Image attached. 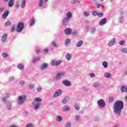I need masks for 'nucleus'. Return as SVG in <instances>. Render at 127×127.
<instances>
[{"label": "nucleus", "mask_w": 127, "mask_h": 127, "mask_svg": "<svg viewBox=\"0 0 127 127\" xmlns=\"http://www.w3.org/2000/svg\"><path fill=\"white\" fill-rule=\"evenodd\" d=\"M65 127H71V123L67 122V123H66Z\"/></svg>", "instance_id": "09e8293b"}, {"label": "nucleus", "mask_w": 127, "mask_h": 127, "mask_svg": "<svg viewBox=\"0 0 127 127\" xmlns=\"http://www.w3.org/2000/svg\"><path fill=\"white\" fill-rule=\"evenodd\" d=\"M29 89L30 90H32V89H34V84L29 85Z\"/></svg>", "instance_id": "a19ab883"}, {"label": "nucleus", "mask_w": 127, "mask_h": 127, "mask_svg": "<svg viewBox=\"0 0 127 127\" xmlns=\"http://www.w3.org/2000/svg\"><path fill=\"white\" fill-rule=\"evenodd\" d=\"M24 84H25V81H24V80H21L19 82V84L20 85V86H23V85H24Z\"/></svg>", "instance_id": "ea45409f"}, {"label": "nucleus", "mask_w": 127, "mask_h": 127, "mask_svg": "<svg viewBox=\"0 0 127 127\" xmlns=\"http://www.w3.org/2000/svg\"><path fill=\"white\" fill-rule=\"evenodd\" d=\"M4 9H5L4 7H0V12H3Z\"/></svg>", "instance_id": "49530a36"}, {"label": "nucleus", "mask_w": 127, "mask_h": 127, "mask_svg": "<svg viewBox=\"0 0 127 127\" xmlns=\"http://www.w3.org/2000/svg\"><path fill=\"white\" fill-rule=\"evenodd\" d=\"M96 31H97V29H96V28H93V29L90 31V33H91V34H94Z\"/></svg>", "instance_id": "e433bc0d"}, {"label": "nucleus", "mask_w": 127, "mask_h": 127, "mask_svg": "<svg viewBox=\"0 0 127 127\" xmlns=\"http://www.w3.org/2000/svg\"><path fill=\"white\" fill-rule=\"evenodd\" d=\"M35 102H36L37 103H40L42 101L41 98H37L34 99Z\"/></svg>", "instance_id": "c9c22d12"}, {"label": "nucleus", "mask_w": 127, "mask_h": 127, "mask_svg": "<svg viewBox=\"0 0 127 127\" xmlns=\"http://www.w3.org/2000/svg\"><path fill=\"white\" fill-rule=\"evenodd\" d=\"M114 44H115L114 43H113L111 41H110L109 42V43H108V46H113V45H114Z\"/></svg>", "instance_id": "864d4df0"}, {"label": "nucleus", "mask_w": 127, "mask_h": 127, "mask_svg": "<svg viewBox=\"0 0 127 127\" xmlns=\"http://www.w3.org/2000/svg\"><path fill=\"white\" fill-rule=\"evenodd\" d=\"M7 56H8V55H7V54L6 53H3L2 54V57L3 58H5L7 57Z\"/></svg>", "instance_id": "58836bf2"}, {"label": "nucleus", "mask_w": 127, "mask_h": 127, "mask_svg": "<svg viewBox=\"0 0 127 127\" xmlns=\"http://www.w3.org/2000/svg\"><path fill=\"white\" fill-rule=\"evenodd\" d=\"M7 37V34H4L2 36V42H5L6 41V38Z\"/></svg>", "instance_id": "4be33fe9"}, {"label": "nucleus", "mask_w": 127, "mask_h": 127, "mask_svg": "<svg viewBox=\"0 0 127 127\" xmlns=\"http://www.w3.org/2000/svg\"><path fill=\"white\" fill-rule=\"evenodd\" d=\"M104 77L105 78H107L108 79H110L112 78V74L109 72H105L104 73Z\"/></svg>", "instance_id": "a211bd4d"}, {"label": "nucleus", "mask_w": 127, "mask_h": 127, "mask_svg": "<svg viewBox=\"0 0 127 127\" xmlns=\"http://www.w3.org/2000/svg\"><path fill=\"white\" fill-rule=\"evenodd\" d=\"M64 75H65V72L58 73L57 74V76L56 77V80H60V79H61V77H62V76H64Z\"/></svg>", "instance_id": "6e6552de"}, {"label": "nucleus", "mask_w": 127, "mask_h": 127, "mask_svg": "<svg viewBox=\"0 0 127 127\" xmlns=\"http://www.w3.org/2000/svg\"><path fill=\"white\" fill-rule=\"evenodd\" d=\"M19 5H20L19 1H17L16 2V5L15 6L16 7V8H18V7H19Z\"/></svg>", "instance_id": "79ce46f5"}, {"label": "nucleus", "mask_w": 127, "mask_h": 127, "mask_svg": "<svg viewBox=\"0 0 127 127\" xmlns=\"http://www.w3.org/2000/svg\"><path fill=\"white\" fill-rule=\"evenodd\" d=\"M40 60V58L37 57L36 58L33 59V63H35V62H37V61H39Z\"/></svg>", "instance_id": "473e14b6"}, {"label": "nucleus", "mask_w": 127, "mask_h": 127, "mask_svg": "<svg viewBox=\"0 0 127 127\" xmlns=\"http://www.w3.org/2000/svg\"><path fill=\"white\" fill-rule=\"evenodd\" d=\"M115 100V99L113 97H109V102L110 103H113L114 101Z\"/></svg>", "instance_id": "37998d69"}, {"label": "nucleus", "mask_w": 127, "mask_h": 127, "mask_svg": "<svg viewBox=\"0 0 127 127\" xmlns=\"http://www.w3.org/2000/svg\"><path fill=\"white\" fill-rule=\"evenodd\" d=\"M118 20L120 23H124V22H125V18L123 15H121L119 17Z\"/></svg>", "instance_id": "4468645a"}, {"label": "nucleus", "mask_w": 127, "mask_h": 127, "mask_svg": "<svg viewBox=\"0 0 127 127\" xmlns=\"http://www.w3.org/2000/svg\"><path fill=\"white\" fill-rule=\"evenodd\" d=\"M97 7L98 8H100V7H102V8H104V5L101 4H98L97 6Z\"/></svg>", "instance_id": "de8ad7c7"}, {"label": "nucleus", "mask_w": 127, "mask_h": 127, "mask_svg": "<svg viewBox=\"0 0 127 127\" xmlns=\"http://www.w3.org/2000/svg\"><path fill=\"white\" fill-rule=\"evenodd\" d=\"M62 90L58 89L56 90V92L54 94V98H57V97H59V96H61L62 95Z\"/></svg>", "instance_id": "0eeeda50"}, {"label": "nucleus", "mask_w": 127, "mask_h": 127, "mask_svg": "<svg viewBox=\"0 0 127 127\" xmlns=\"http://www.w3.org/2000/svg\"><path fill=\"white\" fill-rule=\"evenodd\" d=\"M26 4V0H23L21 1V8H24V7H25Z\"/></svg>", "instance_id": "412c9836"}, {"label": "nucleus", "mask_w": 127, "mask_h": 127, "mask_svg": "<svg viewBox=\"0 0 127 127\" xmlns=\"http://www.w3.org/2000/svg\"><path fill=\"white\" fill-rule=\"evenodd\" d=\"M15 29V27L14 26H12L11 28V31L12 32H13V31H14Z\"/></svg>", "instance_id": "6e6d98bb"}, {"label": "nucleus", "mask_w": 127, "mask_h": 127, "mask_svg": "<svg viewBox=\"0 0 127 127\" xmlns=\"http://www.w3.org/2000/svg\"><path fill=\"white\" fill-rule=\"evenodd\" d=\"M8 14H9V11H5L4 12V13L2 15V18H3V19H5V18H6L7 16H8Z\"/></svg>", "instance_id": "9d476101"}, {"label": "nucleus", "mask_w": 127, "mask_h": 127, "mask_svg": "<svg viewBox=\"0 0 127 127\" xmlns=\"http://www.w3.org/2000/svg\"><path fill=\"white\" fill-rule=\"evenodd\" d=\"M125 44V41H121L119 43L120 45H124Z\"/></svg>", "instance_id": "4d7b16f0"}, {"label": "nucleus", "mask_w": 127, "mask_h": 127, "mask_svg": "<svg viewBox=\"0 0 127 127\" xmlns=\"http://www.w3.org/2000/svg\"><path fill=\"white\" fill-rule=\"evenodd\" d=\"M84 15H85V16H89V12H84Z\"/></svg>", "instance_id": "e2e57ef3"}, {"label": "nucleus", "mask_w": 127, "mask_h": 127, "mask_svg": "<svg viewBox=\"0 0 127 127\" xmlns=\"http://www.w3.org/2000/svg\"><path fill=\"white\" fill-rule=\"evenodd\" d=\"M3 102H6V97H3L2 98Z\"/></svg>", "instance_id": "338daca9"}, {"label": "nucleus", "mask_w": 127, "mask_h": 127, "mask_svg": "<svg viewBox=\"0 0 127 127\" xmlns=\"http://www.w3.org/2000/svg\"><path fill=\"white\" fill-rule=\"evenodd\" d=\"M24 28V24L23 22H20L18 23L16 31L17 32H21L22 30H23V28Z\"/></svg>", "instance_id": "20e7f679"}, {"label": "nucleus", "mask_w": 127, "mask_h": 127, "mask_svg": "<svg viewBox=\"0 0 127 127\" xmlns=\"http://www.w3.org/2000/svg\"><path fill=\"white\" fill-rule=\"evenodd\" d=\"M121 92L122 93H125V92H127V85H122L121 88Z\"/></svg>", "instance_id": "2eb2a0df"}, {"label": "nucleus", "mask_w": 127, "mask_h": 127, "mask_svg": "<svg viewBox=\"0 0 127 127\" xmlns=\"http://www.w3.org/2000/svg\"><path fill=\"white\" fill-rule=\"evenodd\" d=\"M113 127H120V125H115Z\"/></svg>", "instance_id": "774afa93"}, {"label": "nucleus", "mask_w": 127, "mask_h": 127, "mask_svg": "<svg viewBox=\"0 0 127 127\" xmlns=\"http://www.w3.org/2000/svg\"><path fill=\"white\" fill-rule=\"evenodd\" d=\"M69 110H70V107L68 106H65L63 108V111H64V112H65V111H69Z\"/></svg>", "instance_id": "bb28decb"}, {"label": "nucleus", "mask_w": 127, "mask_h": 127, "mask_svg": "<svg viewBox=\"0 0 127 127\" xmlns=\"http://www.w3.org/2000/svg\"><path fill=\"white\" fill-rule=\"evenodd\" d=\"M122 52L124 53H127V48H124L122 49Z\"/></svg>", "instance_id": "8fccbe9b"}, {"label": "nucleus", "mask_w": 127, "mask_h": 127, "mask_svg": "<svg viewBox=\"0 0 127 127\" xmlns=\"http://www.w3.org/2000/svg\"><path fill=\"white\" fill-rule=\"evenodd\" d=\"M70 43V39H67L65 40V45H67V44H69Z\"/></svg>", "instance_id": "a18cd8bd"}, {"label": "nucleus", "mask_w": 127, "mask_h": 127, "mask_svg": "<svg viewBox=\"0 0 127 127\" xmlns=\"http://www.w3.org/2000/svg\"><path fill=\"white\" fill-rule=\"evenodd\" d=\"M97 104L99 107H100V108H104L106 107V102H105V100H104V99L99 100Z\"/></svg>", "instance_id": "423d86ee"}, {"label": "nucleus", "mask_w": 127, "mask_h": 127, "mask_svg": "<svg viewBox=\"0 0 127 127\" xmlns=\"http://www.w3.org/2000/svg\"><path fill=\"white\" fill-rule=\"evenodd\" d=\"M89 75L91 78H94L95 77V74L94 73H90Z\"/></svg>", "instance_id": "680f3d73"}, {"label": "nucleus", "mask_w": 127, "mask_h": 127, "mask_svg": "<svg viewBox=\"0 0 127 127\" xmlns=\"http://www.w3.org/2000/svg\"><path fill=\"white\" fill-rule=\"evenodd\" d=\"M74 119L76 122H79V121H80V119H81V116L79 115H75Z\"/></svg>", "instance_id": "cd10ccee"}, {"label": "nucleus", "mask_w": 127, "mask_h": 127, "mask_svg": "<svg viewBox=\"0 0 127 127\" xmlns=\"http://www.w3.org/2000/svg\"><path fill=\"white\" fill-rule=\"evenodd\" d=\"M26 101V96L25 95L19 96L18 98V104L19 105H23Z\"/></svg>", "instance_id": "7ed1b4c3"}, {"label": "nucleus", "mask_w": 127, "mask_h": 127, "mask_svg": "<svg viewBox=\"0 0 127 127\" xmlns=\"http://www.w3.org/2000/svg\"><path fill=\"white\" fill-rule=\"evenodd\" d=\"M106 23H107V18H104L100 21V22H99V24L100 25H104V24H106Z\"/></svg>", "instance_id": "f3484780"}, {"label": "nucleus", "mask_w": 127, "mask_h": 127, "mask_svg": "<svg viewBox=\"0 0 127 127\" xmlns=\"http://www.w3.org/2000/svg\"><path fill=\"white\" fill-rule=\"evenodd\" d=\"M13 79H14V77H13V76H11V77L9 78V81H12V80H13Z\"/></svg>", "instance_id": "69168bd1"}, {"label": "nucleus", "mask_w": 127, "mask_h": 127, "mask_svg": "<svg viewBox=\"0 0 127 127\" xmlns=\"http://www.w3.org/2000/svg\"><path fill=\"white\" fill-rule=\"evenodd\" d=\"M52 46H53L54 47H55V48H57V44H56V42L53 41L52 43Z\"/></svg>", "instance_id": "c03bdc74"}, {"label": "nucleus", "mask_w": 127, "mask_h": 127, "mask_svg": "<svg viewBox=\"0 0 127 127\" xmlns=\"http://www.w3.org/2000/svg\"><path fill=\"white\" fill-rule=\"evenodd\" d=\"M6 107L8 111H10L12 109L11 107V103H10V102H7Z\"/></svg>", "instance_id": "6ab92c4d"}, {"label": "nucleus", "mask_w": 127, "mask_h": 127, "mask_svg": "<svg viewBox=\"0 0 127 127\" xmlns=\"http://www.w3.org/2000/svg\"><path fill=\"white\" fill-rule=\"evenodd\" d=\"M71 32H72V29H71V28H66L64 30V33L66 35H69L71 34Z\"/></svg>", "instance_id": "1a4fd4ad"}, {"label": "nucleus", "mask_w": 127, "mask_h": 127, "mask_svg": "<svg viewBox=\"0 0 127 127\" xmlns=\"http://www.w3.org/2000/svg\"><path fill=\"white\" fill-rule=\"evenodd\" d=\"M65 58L67 60L70 61V60H71L72 59V55H71L70 54H66L65 55Z\"/></svg>", "instance_id": "5701e85b"}, {"label": "nucleus", "mask_w": 127, "mask_h": 127, "mask_svg": "<svg viewBox=\"0 0 127 127\" xmlns=\"http://www.w3.org/2000/svg\"><path fill=\"white\" fill-rule=\"evenodd\" d=\"M61 63H62V61H57L55 60H53L52 61L51 65L57 67L58 66H59V65H60Z\"/></svg>", "instance_id": "39448f33"}, {"label": "nucleus", "mask_w": 127, "mask_h": 127, "mask_svg": "<svg viewBox=\"0 0 127 127\" xmlns=\"http://www.w3.org/2000/svg\"><path fill=\"white\" fill-rule=\"evenodd\" d=\"M41 91H42V87H40L37 88V92H40Z\"/></svg>", "instance_id": "bf43d9fd"}, {"label": "nucleus", "mask_w": 127, "mask_h": 127, "mask_svg": "<svg viewBox=\"0 0 127 127\" xmlns=\"http://www.w3.org/2000/svg\"><path fill=\"white\" fill-rule=\"evenodd\" d=\"M82 89H83V90H84L86 92H88V91H89V88L86 87V86L82 87Z\"/></svg>", "instance_id": "603ef678"}, {"label": "nucleus", "mask_w": 127, "mask_h": 127, "mask_svg": "<svg viewBox=\"0 0 127 127\" xmlns=\"http://www.w3.org/2000/svg\"><path fill=\"white\" fill-rule=\"evenodd\" d=\"M65 17H64L63 20V26H66L68 25L69 22H70V18L72 17V13L68 12L66 14Z\"/></svg>", "instance_id": "f03ea898"}, {"label": "nucleus", "mask_w": 127, "mask_h": 127, "mask_svg": "<svg viewBox=\"0 0 127 127\" xmlns=\"http://www.w3.org/2000/svg\"><path fill=\"white\" fill-rule=\"evenodd\" d=\"M14 4V0H9V2L7 3L8 7H12Z\"/></svg>", "instance_id": "ddd939ff"}, {"label": "nucleus", "mask_w": 127, "mask_h": 127, "mask_svg": "<svg viewBox=\"0 0 127 127\" xmlns=\"http://www.w3.org/2000/svg\"><path fill=\"white\" fill-rule=\"evenodd\" d=\"M102 65L103 66L104 68H107L108 67V63L106 61H104L102 63Z\"/></svg>", "instance_id": "c756f323"}, {"label": "nucleus", "mask_w": 127, "mask_h": 127, "mask_svg": "<svg viewBox=\"0 0 127 127\" xmlns=\"http://www.w3.org/2000/svg\"><path fill=\"white\" fill-rule=\"evenodd\" d=\"M89 29H90V27H89V26H87L85 28V30L87 32H88V31H89Z\"/></svg>", "instance_id": "0e129e2a"}, {"label": "nucleus", "mask_w": 127, "mask_h": 127, "mask_svg": "<svg viewBox=\"0 0 127 127\" xmlns=\"http://www.w3.org/2000/svg\"><path fill=\"white\" fill-rule=\"evenodd\" d=\"M92 15H94V16H96V15H98V12L97 11H94L92 12Z\"/></svg>", "instance_id": "5fc2aeb1"}, {"label": "nucleus", "mask_w": 127, "mask_h": 127, "mask_svg": "<svg viewBox=\"0 0 127 127\" xmlns=\"http://www.w3.org/2000/svg\"><path fill=\"white\" fill-rule=\"evenodd\" d=\"M39 107H40V104L38 103H35L34 106V110H38Z\"/></svg>", "instance_id": "393cba45"}, {"label": "nucleus", "mask_w": 127, "mask_h": 127, "mask_svg": "<svg viewBox=\"0 0 127 127\" xmlns=\"http://www.w3.org/2000/svg\"><path fill=\"white\" fill-rule=\"evenodd\" d=\"M56 121L57 122H61L62 121V117L61 116H59L56 117Z\"/></svg>", "instance_id": "2f4dec72"}, {"label": "nucleus", "mask_w": 127, "mask_h": 127, "mask_svg": "<svg viewBox=\"0 0 127 127\" xmlns=\"http://www.w3.org/2000/svg\"><path fill=\"white\" fill-rule=\"evenodd\" d=\"M10 25H11V22L9 20L7 21L4 24L5 26H9Z\"/></svg>", "instance_id": "7c9ffc66"}, {"label": "nucleus", "mask_w": 127, "mask_h": 127, "mask_svg": "<svg viewBox=\"0 0 127 127\" xmlns=\"http://www.w3.org/2000/svg\"><path fill=\"white\" fill-rule=\"evenodd\" d=\"M111 41L115 44L116 43V38L112 39Z\"/></svg>", "instance_id": "052dcab7"}, {"label": "nucleus", "mask_w": 127, "mask_h": 127, "mask_svg": "<svg viewBox=\"0 0 127 127\" xmlns=\"http://www.w3.org/2000/svg\"><path fill=\"white\" fill-rule=\"evenodd\" d=\"M63 84L66 87H69V86H71V82H70V81L68 80L63 81Z\"/></svg>", "instance_id": "f8f14e48"}, {"label": "nucleus", "mask_w": 127, "mask_h": 127, "mask_svg": "<svg viewBox=\"0 0 127 127\" xmlns=\"http://www.w3.org/2000/svg\"><path fill=\"white\" fill-rule=\"evenodd\" d=\"M124 109V102L118 100L115 102L113 106V109L115 114L120 116L122 113V110Z\"/></svg>", "instance_id": "f257e3e1"}, {"label": "nucleus", "mask_w": 127, "mask_h": 127, "mask_svg": "<svg viewBox=\"0 0 127 127\" xmlns=\"http://www.w3.org/2000/svg\"><path fill=\"white\" fill-rule=\"evenodd\" d=\"M70 100V98H69V97L66 96L64 97V98L63 99L62 101V104H67L68 102H69V100Z\"/></svg>", "instance_id": "9b49d317"}, {"label": "nucleus", "mask_w": 127, "mask_h": 127, "mask_svg": "<svg viewBox=\"0 0 127 127\" xmlns=\"http://www.w3.org/2000/svg\"><path fill=\"white\" fill-rule=\"evenodd\" d=\"M35 22V20H34V19H32L30 22V24H29V26H33L34 23Z\"/></svg>", "instance_id": "c85d7f7f"}, {"label": "nucleus", "mask_w": 127, "mask_h": 127, "mask_svg": "<svg viewBox=\"0 0 127 127\" xmlns=\"http://www.w3.org/2000/svg\"><path fill=\"white\" fill-rule=\"evenodd\" d=\"M17 67L20 70H22V69L24 68V65L23 64L21 63L17 65Z\"/></svg>", "instance_id": "aec40b11"}, {"label": "nucleus", "mask_w": 127, "mask_h": 127, "mask_svg": "<svg viewBox=\"0 0 127 127\" xmlns=\"http://www.w3.org/2000/svg\"><path fill=\"white\" fill-rule=\"evenodd\" d=\"M43 4V0H40L39 2L38 3L39 6H40V7H41Z\"/></svg>", "instance_id": "4c0bfd02"}, {"label": "nucleus", "mask_w": 127, "mask_h": 127, "mask_svg": "<svg viewBox=\"0 0 127 127\" xmlns=\"http://www.w3.org/2000/svg\"><path fill=\"white\" fill-rule=\"evenodd\" d=\"M83 41L80 40L76 44V47H81V46H82V45H83Z\"/></svg>", "instance_id": "b1692460"}, {"label": "nucleus", "mask_w": 127, "mask_h": 127, "mask_svg": "<svg viewBox=\"0 0 127 127\" xmlns=\"http://www.w3.org/2000/svg\"><path fill=\"white\" fill-rule=\"evenodd\" d=\"M81 1L80 0H72L70 1V3L74 4L75 3H79Z\"/></svg>", "instance_id": "a878e982"}, {"label": "nucleus", "mask_w": 127, "mask_h": 127, "mask_svg": "<svg viewBox=\"0 0 127 127\" xmlns=\"http://www.w3.org/2000/svg\"><path fill=\"white\" fill-rule=\"evenodd\" d=\"M73 35L74 36H76V35H78V31H74L73 32Z\"/></svg>", "instance_id": "13d9d810"}, {"label": "nucleus", "mask_w": 127, "mask_h": 127, "mask_svg": "<svg viewBox=\"0 0 127 127\" xmlns=\"http://www.w3.org/2000/svg\"><path fill=\"white\" fill-rule=\"evenodd\" d=\"M97 15L98 16H99V17H102V16H103V15H104V13H102V12H100V13H97Z\"/></svg>", "instance_id": "3c124183"}, {"label": "nucleus", "mask_w": 127, "mask_h": 127, "mask_svg": "<svg viewBox=\"0 0 127 127\" xmlns=\"http://www.w3.org/2000/svg\"><path fill=\"white\" fill-rule=\"evenodd\" d=\"M100 85V83L95 82L93 84V87H94V88H98V87H99Z\"/></svg>", "instance_id": "f704fd0d"}, {"label": "nucleus", "mask_w": 127, "mask_h": 127, "mask_svg": "<svg viewBox=\"0 0 127 127\" xmlns=\"http://www.w3.org/2000/svg\"><path fill=\"white\" fill-rule=\"evenodd\" d=\"M74 107L77 111H79V110H80V106H79V105L78 104H75L74 105Z\"/></svg>", "instance_id": "72a5a7b5"}, {"label": "nucleus", "mask_w": 127, "mask_h": 127, "mask_svg": "<svg viewBox=\"0 0 127 127\" xmlns=\"http://www.w3.org/2000/svg\"><path fill=\"white\" fill-rule=\"evenodd\" d=\"M48 67V64L46 63L42 64L40 68L41 70H44L45 69H46Z\"/></svg>", "instance_id": "dca6fc26"}]
</instances>
